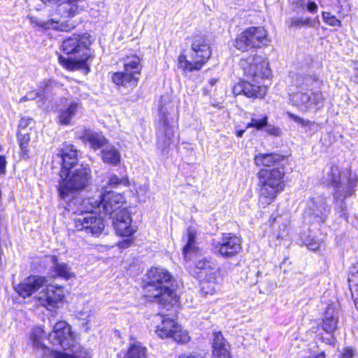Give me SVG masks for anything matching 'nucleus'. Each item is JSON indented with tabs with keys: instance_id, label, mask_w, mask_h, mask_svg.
<instances>
[{
	"instance_id": "f257e3e1",
	"label": "nucleus",
	"mask_w": 358,
	"mask_h": 358,
	"mask_svg": "<svg viewBox=\"0 0 358 358\" xmlns=\"http://www.w3.org/2000/svg\"><path fill=\"white\" fill-rule=\"evenodd\" d=\"M296 90L289 94L291 103L302 112L317 111L323 106L320 90L323 81L316 75L296 74L292 80Z\"/></svg>"
},
{
	"instance_id": "f03ea898",
	"label": "nucleus",
	"mask_w": 358,
	"mask_h": 358,
	"mask_svg": "<svg viewBox=\"0 0 358 358\" xmlns=\"http://www.w3.org/2000/svg\"><path fill=\"white\" fill-rule=\"evenodd\" d=\"M90 36L73 35L65 39L62 45L63 52L67 55L59 56V64L69 71L83 70L87 73L90 69L88 62L93 58L90 50Z\"/></svg>"
},
{
	"instance_id": "7ed1b4c3",
	"label": "nucleus",
	"mask_w": 358,
	"mask_h": 358,
	"mask_svg": "<svg viewBox=\"0 0 358 358\" xmlns=\"http://www.w3.org/2000/svg\"><path fill=\"white\" fill-rule=\"evenodd\" d=\"M324 182L334 187L336 208L341 213V216L347 220L344 199L355 194V188L358 182L357 176L351 172H341L338 166H334L324 178Z\"/></svg>"
},
{
	"instance_id": "20e7f679",
	"label": "nucleus",
	"mask_w": 358,
	"mask_h": 358,
	"mask_svg": "<svg viewBox=\"0 0 358 358\" xmlns=\"http://www.w3.org/2000/svg\"><path fill=\"white\" fill-rule=\"evenodd\" d=\"M148 281L145 286L147 296L168 306L176 297L175 286L171 275L162 268H152L148 272Z\"/></svg>"
},
{
	"instance_id": "39448f33",
	"label": "nucleus",
	"mask_w": 358,
	"mask_h": 358,
	"mask_svg": "<svg viewBox=\"0 0 358 358\" xmlns=\"http://www.w3.org/2000/svg\"><path fill=\"white\" fill-rule=\"evenodd\" d=\"M83 200L73 198L72 201L68 202L66 208L78 215L74 218L75 230L97 236L104 229L103 220L100 215L93 212L96 207L90 204L81 205Z\"/></svg>"
},
{
	"instance_id": "423d86ee",
	"label": "nucleus",
	"mask_w": 358,
	"mask_h": 358,
	"mask_svg": "<svg viewBox=\"0 0 358 358\" xmlns=\"http://www.w3.org/2000/svg\"><path fill=\"white\" fill-rule=\"evenodd\" d=\"M49 341L64 350L71 349L72 355L55 352V358H91V352L75 343L71 327L64 321L57 322L48 335Z\"/></svg>"
},
{
	"instance_id": "0eeeda50",
	"label": "nucleus",
	"mask_w": 358,
	"mask_h": 358,
	"mask_svg": "<svg viewBox=\"0 0 358 358\" xmlns=\"http://www.w3.org/2000/svg\"><path fill=\"white\" fill-rule=\"evenodd\" d=\"M189 59L187 56L180 55L178 58V68L185 71L192 72L200 70L212 54L209 40L204 35L196 34L190 38Z\"/></svg>"
},
{
	"instance_id": "6e6552de",
	"label": "nucleus",
	"mask_w": 358,
	"mask_h": 358,
	"mask_svg": "<svg viewBox=\"0 0 358 358\" xmlns=\"http://www.w3.org/2000/svg\"><path fill=\"white\" fill-rule=\"evenodd\" d=\"M285 170L282 166L273 169H262L257 174L259 187V202L270 204L285 187Z\"/></svg>"
},
{
	"instance_id": "1a4fd4ad",
	"label": "nucleus",
	"mask_w": 358,
	"mask_h": 358,
	"mask_svg": "<svg viewBox=\"0 0 358 358\" xmlns=\"http://www.w3.org/2000/svg\"><path fill=\"white\" fill-rule=\"evenodd\" d=\"M58 185L59 196L66 202L71 201L70 197L76 192L85 189L90 183L92 172L87 164H80L73 169L66 170Z\"/></svg>"
},
{
	"instance_id": "9d476101",
	"label": "nucleus",
	"mask_w": 358,
	"mask_h": 358,
	"mask_svg": "<svg viewBox=\"0 0 358 358\" xmlns=\"http://www.w3.org/2000/svg\"><path fill=\"white\" fill-rule=\"evenodd\" d=\"M152 322L156 324L155 333L162 338H170L181 343H185L189 340L188 333L164 312L155 315Z\"/></svg>"
},
{
	"instance_id": "9b49d317",
	"label": "nucleus",
	"mask_w": 358,
	"mask_h": 358,
	"mask_svg": "<svg viewBox=\"0 0 358 358\" xmlns=\"http://www.w3.org/2000/svg\"><path fill=\"white\" fill-rule=\"evenodd\" d=\"M240 66L243 71L245 79L252 82L262 83V80L268 78L271 74L268 63L257 54L242 58Z\"/></svg>"
},
{
	"instance_id": "f8f14e48",
	"label": "nucleus",
	"mask_w": 358,
	"mask_h": 358,
	"mask_svg": "<svg viewBox=\"0 0 358 358\" xmlns=\"http://www.w3.org/2000/svg\"><path fill=\"white\" fill-rule=\"evenodd\" d=\"M125 203V199L122 194L114 192H106L99 196V199H85L81 205L90 204L96 207L99 213L108 215L110 217L118 213Z\"/></svg>"
},
{
	"instance_id": "ddd939ff",
	"label": "nucleus",
	"mask_w": 358,
	"mask_h": 358,
	"mask_svg": "<svg viewBox=\"0 0 358 358\" xmlns=\"http://www.w3.org/2000/svg\"><path fill=\"white\" fill-rule=\"evenodd\" d=\"M330 211L331 207L327 204L326 198L317 195L307 200L303 216L309 223H324Z\"/></svg>"
},
{
	"instance_id": "4468645a",
	"label": "nucleus",
	"mask_w": 358,
	"mask_h": 358,
	"mask_svg": "<svg viewBox=\"0 0 358 358\" xmlns=\"http://www.w3.org/2000/svg\"><path fill=\"white\" fill-rule=\"evenodd\" d=\"M268 41L266 31L263 27H252L238 35L234 46L239 50L246 51L248 48L265 45Z\"/></svg>"
},
{
	"instance_id": "2eb2a0df",
	"label": "nucleus",
	"mask_w": 358,
	"mask_h": 358,
	"mask_svg": "<svg viewBox=\"0 0 358 358\" xmlns=\"http://www.w3.org/2000/svg\"><path fill=\"white\" fill-rule=\"evenodd\" d=\"M169 108L160 105L159 108V120L157 126V145L164 154L168 152V148L173 142V128L170 125L168 118Z\"/></svg>"
},
{
	"instance_id": "dca6fc26",
	"label": "nucleus",
	"mask_w": 358,
	"mask_h": 358,
	"mask_svg": "<svg viewBox=\"0 0 358 358\" xmlns=\"http://www.w3.org/2000/svg\"><path fill=\"white\" fill-rule=\"evenodd\" d=\"M214 249L224 258L236 256L241 250V240L232 234H224L220 240L213 243Z\"/></svg>"
},
{
	"instance_id": "f3484780",
	"label": "nucleus",
	"mask_w": 358,
	"mask_h": 358,
	"mask_svg": "<svg viewBox=\"0 0 358 358\" xmlns=\"http://www.w3.org/2000/svg\"><path fill=\"white\" fill-rule=\"evenodd\" d=\"M64 287L59 285H48L36 297L38 303L47 308H56L64 298Z\"/></svg>"
},
{
	"instance_id": "a211bd4d",
	"label": "nucleus",
	"mask_w": 358,
	"mask_h": 358,
	"mask_svg": "<svg viewBox=\"0 0 358 358\" xmlns=\"http://www.w3.org/2000/svg\"><path fill=\"white\" fill-rule=\"evenodd\" d=\"M57 156L60 159L62 164L60 176L62 177L64 176V173L66 172V170L73 169L76 166H79L78 164L77 150L71 143H64L58 149Z\"/></svg>"
},
{
	"instance_id": "6ab92c4d",
	"label": "nucleus",
	"mask_w": 358,
	"mask_h": 358,
	"mask_svg": "<svg viewBox=\"0 0 358 358\" xmlns=\"http://www.w3.org/2000/svg\"><path fill=\"white\" fill-rule=\"evenodd\" d=\"M233 92L236 95L243 94L249 98H263L266 94L267 87L261 83L245 79L234 87Z\"/></svg>"
},
{
	"instance_id": "aec40b11",
	"label": "nucleus",
	"mask_w": 358,
	"mask_h": 358,
	"mask_svg": "<svg viewBox=\"0 0 358 358\" xmlns=\"http://www.w3.org/2000/svg\"><path fill=\"white\" fill-rule=\"evenodd\" d=\"M113 220V225L116 233L122 236H130L136 228L131 225V217L126 208L120 210L118 213L110 217Z\"/></svg>"
},
{
	"instance_id": "412c9836",
	"label": "nucleus",
	"mask_w": 358,
	"mask_h": 358,
	"mask_svg": "<svg viewBox=\"0 0 358 358\" xmlns=\"http://www.w3.org/2000/svg\"><path fill=\"white\" fill-rule=\"evenodd\" d=\"M46 283L45 278L39 275H31L25 278L15 289L23 298L29 297L42 288Z\"/></svg>"
},
{
	"instance_id": "4be33fe9",
	"label": "nucleus",
	"mask_w": 358,
	"mask_h": 358,
	"mask_svg": "<svg viewBox=\"0 0 358 358\" xmlns=\"http://www.w3.org/2000/svg\"><path fill=\"white\" fill-rule=\"evenodd\" d=\"M81 108L79 100H71L62 108L59 111V122L61 124L68 125Z\"/></svg>"
},
{
	"instance_id": "5701e85b",
	"label": "nucleus",
	"mask_w": 358,
	"mask_h": 358,
	"mask_svg": "<svg viewBox=\"0 0 358 358\" xmlns=\"http://www.w3.org/2000/svg\"><path fill=\"white\" fill-rule=\"evenodd\" d=\"M230 346L221 332H215L213 341V358H231Z\"/></svg>"
},
{
	"instance_id": "b1692460",
	"label": "nucleus",
	"mask_w": 358,
	"mask_h": 358,
	"mask_svg": "<svg viewBox=\"0 0 358 358\" xmlns=\"http://www.w3.org/2000/svg\"><path fill=\"white\" fill-rule=\"evenodd\" d=\"M195 271L197 278H202L207 275H210V273H218L219 271L217 268V264L215 260L210 257H203L196 262Z\"/></svg>"
},
{
	"instance_id": "393cba45",
	"label": "nucleus",
	"mask_w": 358,
	"mask_h": 358,
	"mask_svg": "<svg viewBox=\"0 0 358 358\" xmlns=\"http://www.w3.org/2000/svg\"><path fill=\"white\" fill-rule=\"evenodd\" d=\"M112 80L117 86L133 88L137 85L139 78L124 69V71L113 73Z\"/></svg>"
},
{
	"instance_id": "a878e982",
	"label": "nucleus",
	"mask_w": 358,
	"mask_h": 358,
	"mask_svg": "<svg viewBox=\"0 0 358 358\" xmlns=\"http://www.w3.org/2000/svg\"><path fill=\"white\" fill-rule=\"evenodd\" d=\"M285 160V157L284 155L275 152L259 153L254 158L255 165L262 166L280 165Z\"/></svg>"
},
{
	"instance_id": "bb28decb",
	"label": "nucleus",
	"mask_w": 358,
	"mask_h": 358,
	"mask_svg": "<svg viewBox=\"0 0 358 358\" xmlns=\"http://www.w3.org/2000/svg\"><path fill=\"white\" fill-rule=\"evenodd\" d=\"M50 259L52 264V271L54 273L55 277L69 280L75 276L71 268L66 263L59 262L57 256H50Z\"/></svg>"
},
{
	"instance_id": "cd10ccee",
	"label": "nucleus",
	"mask_w": 358,
	"mask_h": 358,
	"mask_svg": "<svg viewBox=\"0 0 358 358\" xmlns=\"http://www.w3.org/2000/svg\"><path fill=\"white\" fill-rule=\"evenodd\" d=\"M201 280V289L206 294H213L220 289L222 278L218 273H210V275H207L202 278Z\"/></svg>"
},
{
	"instance_id": "c85d7f7f",
	"label": "nucleus",
	"mask_w": 358,
	"mask_h": 358,
	"mask_svg": "<svg viewBox=\"0 0 358 358\" xmlns=\"http://www.w3.org/2000/svg\"><path fill=\"white\" fill-rule=\"evenodd\" d=\"M338 321V310L334 306L329 305L324 314L323 329L327 333H332L337 327Z\"/></svg>"
},
{
	"instance_id": "c756f323",
	"label": "nucleus",
	"mask_w": 358,
	"mask_h": 358,
	"mask_svg": "<svg viewBox=\"0 0 358 358\" xmlns=\"http://www.w3.org/2000/svg\"><path fill=\"white\" fill-rule=\"evenodd\" d=\"M31 24H34L45 29H55L59 31H68L67 25L61 22L60 19L55 17L47 21L41 20L37 18L31 17Z\"/></svg>"
},
{
	"instance_id": "7c9ffc66",
	"label": "nucleus",
	"mask_w": 358,
	"mask_h": 358,
	"mask_svg": "<svg viewBox=\"0 0 358 358\" xmlns=\"http://www.w3.org/2000/svg\"><path fill=\"white\" fill-rule=\"evenodd\" d=\"M102 159L105 163L116 166L120 162V153L113 145H106L101 151Z\"/></svg>"
},
{
	"instance_id": "2f4dec72",
	"label": "nucleus",
	"mask_w": 358,
	"mask_h": 358,
	"mask_svg": "<svg viewBox=\"0 0 358 358\" xmlns=\"http://www.w3.org/2000/svg\"><path fill=\"white\" fill-rule=\"evenodd\" d=\"M107 187L118 188L120 187H128L129 181L127 175H117L111 173H108L106 181Z\"/></svg>"
},
{
	"instance_id": "473e14b6",
	"label": "nucleus",
	"mask_w": 358,
	"mask_h": 358,
	"mask_svg": "<svg viewBox=\"0 0 358 358\" xmlns=\"http://www.w3.org/2000/svg\"><path fill=\"white\" fill-rule=\"evenodd\" d=\"M124 69L138 77L142 66L140 63V59L136 55L127 57L124 60Z\"/></svg>"
},
{
	"instance_id": "72a5a7b5",
	"label": "nucleus",
	"mask_w": 358,
	"mask_h": 358,
	"mask_svg": "<svg viewBox=\"0 0 358 358\" xmlns=\"http://www.w3.org/2000/svg\"><path fill=\"white\" fill-rule=\"evenodd\" d=\"M146 350L141 343L134 342L130 345L124 358H146Z\"/></svg>"
},
{
	"instance_id": "f704fd0d",
	"label": "nucleus",
	"mask_w": 358,
	"mask_h": 358,
	"mask_svg": "<svg viewBox=\"0 0 358 358\" xmlns=\"http://www.w3.org/2000/svg\"><path fill=\"white\" fill-rule=\"evenodd\" d=\"M267 122L268 116L266 115H262L259 117L253 114L246 128H255L257 131H261L265 126H267Z\"/></svg>"
},
{
	"instance_id": "c9c22d12",
	"label": "nucleus",
	"mask_w": 358,
	"mask_h": 358,
	"mask_svg": "<svg viewBox=\"0 0 358 358\" xmlns=\"http://www.w3.org/2000/svg\"><path fill=\"white\" fill-rule=\"evenodd\" d=\"M45 336V331L40 327H36L33 329L31 338L34 347L42 348L44 347L43 340Z\"/></svg>"
},
{
	"instance_id": "e433bc0d",
	"label": "nucleus",
	"mask_w": 358,
	"mask_h": 358,
	"mask_svg": "<svg viewBox=\"0 0 358 358\" xmlns=\"http://www.w3.org/2000/svg\"><path fill=\"white\" fill-rule=\"evenodd\" d=\"M349 287L356 308L358 310V272L352 273L348 278Z\"/></svg>"
},
{
	"instance_id": "4c0bfd02",
	"label": "nucleus",
	"mask_w": 358,
	"mask_h": 358,
	"mask_svg": "<svg viewBox=\"0 0 358 358\" xmlns=\"http://www.w3.org/2000/svg\"><path fill=\"white\" fill-rule=\"evenodd\" d=\"M19 145L21 150L22 157L25 158L28 157L29 143L30 141L29 134L28 133L22 134L19 132L17 134Z\"/></svg>"
},
{
	"instance_id": "58836bf2",
	"label": "nucleus",
	"mask_w": 358,
	"mask_h": 358,
	"mask_svg": "<svg viewBox=\"0 0 358 358\" xmlns=\"http://www.w3.org/2000/svg\"><path fill=\"white\" fill-rule=\"evenodd\" d=\"M195 238H196L195 234L192 231H189L188 234H187V241L183 248V255H184L185 259H186L187 258H189L188 257V255L190 252H194Z\"/></svg>"
},
{
	"instance_id": "ea45409f",
	"label": "nucleus",
	"mask_w": 358,
	"mask_h": 358,
	"mask_svg": "<svg viewBox=\"0 0 358 358\" xmlns=\"http://www.w3.org/2000/svg\"><path fill=\"white\" fill-rule=\"evenodd\" d=\"M87 138L94 149H98L102 147L106 141L103 136L96 133L87 134Z\"/></svg>"
},
{
	"instance_id": "a19ab883",
	"label": "nucleus",
	"mask_w": 358,
	"mask_h": 358,
	"mask_svg": "<svg viewBox=\"0 0 358 358\" xmlns=\"http://www.w3.org/2000/svg\"><path fill=\"white\" fill-rule=\"evenodd\" d=\"M93 313L94 312L87 303L85 305L81 310L76 311V316L79 320H86V324H87L91 321L90 317L92 316Z\"/></svg>"
},
{
	"instance_id": "79ce46f5",
	"label": "nucleus",
	"mask_w": 358,
	"mask_h": 358,
	"mask_svg": "<svg viewBox=\"0 0 358 358\" xmlns=\"http://www.w3.org/2000/svg\"><path fill=\"white\" fill-rule=\"evenodd\" d=\"M322 18L327 24L331 26L337 27L341 25V21L330 13L323 12Z\"/></svg>"
},
{
	"instance_id": "37998d69",
	"label": "nucleus",
	"mask_w": 358,
	"mask_h": 358,
	"mask_svg": "<svg viewBox=\"0 0 358 358\" xmlns=\"http://www.w3.org/2000/svg\"><path fill=\"white\" fill-rule=\"evenodd\" d=\"M289 27L300 28L309 23V20H303L301 18H289L286 21Z\"/></svg>"
},
{
	"instance_id": "c03bdc74",
	"label": "nucleus",
	"mask_w": 358,
	"mask_h": 358,
	"mask_svg": "<svg viewBox=\"0 0 358 358\" xmlns=\"http://www.w3.org/2000/svg\"><path fill=\"white\" fill-rule=\"evenodd\" d=\"M264 128H265L266 133L271 136H280L282 134V131H281L280 128H279L278 127L272 125V124H268V123H267V126H265Z\"/></svg>"
},
{
	"instance_id": "a18cd8bd",
	"label": "nucleus",
	"mask_w": 358,
	"mask_h": 358,
	"mask_svg": "<svg viewBox=\"0 0 358 358\" xmlns=\"http://www.w3.org/2000/svg\"><path fill=\"white\" fill-rule=\"evenodd\" d=\"M304 244L310 250H317L320 248V243L318 241L314 240L313 238H308Z\"/></svg>"
},
{
	"instance_id": "49530a36",
	"label": "nucleus",
	"mask_w": 358,
	"mask_h": 358,
	"mask_svg": "<svg viewBox=\"0 0 358 358\" xmlns=\"http://www.w3.org/2000/svg\"><path fill=\"white\" fill-rule=\"evenodd\" d=\"M62 85L59 84L52 80H49L47 82L44 83L42 85H41V88L44 92H48L49 89H52L57 87H61Z\"/></svg>"
},
{
	"instance_id": "de8ad7c7",
	"label": "nucleus",
	"mask_w": 358,
	"mask_h": 358,
	"mask_svg": "<svg viewBox=\"0 0 358 358\" xmlns=\"http://www.w3.org/2000/svg\"><path fill=\"white\" fill-rule=\"evenodd\" d=\"M33 122V120L29 117H22L20 120L19 123V129H25L27 127H29L31 123Z\"/></svg>"
},
{
	"instance_id": "09e8293b",
	"label": "nucleus",
	"mask_w": 358,
	"mask_h": 358,
	"mask_svg": "<svg viewBox=\"0 0 358 358\" xmlns=\"http://www.w3.org/2000/svg\"><path fill=\"white\" fill-rule=\"evenodd\" d=\"M355 355V352L352 348H346L343 349L340 358H353Z\"/></svg>"
},
{
	"instance_id": "8fccbe9b",
	"label": "nucleus",
	"mask_w": 358,
	"mask_h": 358,
	"mask_svg": "<svg viewBox=\"0 0 358 358\" xmlns=\"http://www.w3.org/2000/svg\"><path fill=\"white\" fill-rule=\"evenodd\" d=\"M288 116L292 119L295 122L301 124L302 125H306L309 123L308 120H305L299 116L295 115L291 113H288Z\"/></svg>"
},
{
	"instance_id": "3c124183",
	"label": "nucleus",
	"mask_w": 358,
	"mask_h": 358,
	"mask_svg": "<svg viewBox=\"0 0 358 358\" xmlns=\"http://www.w3.org/2000/svg\"><path fill=\"white\" fill-rule=\"evenodd\" d=\"M352 69L354 71V73L351 77V80L355 83L358 84V62H354L352 64Z\"/></svg>"
},
{
	"instance_id": "603ef678",
	"label": "nucleus",
	"mask_w": 358,
	"mask_h": 358,
	"mask_svg": "<svg viewBox=\"0 0 358 358\" xmlns=\"http://www.w3.org/2000/svg\"><path fill=\"white\" fill-rule=\"evenodd\" d=\"M131 243L132 241L128 238L120 242L118 245L120 248H127L131 246Z\"/></svg>"
},
{
	"instance_id": "864d4df0",
	"label": "nucleus",
	"mask_w": 358,
	"mask_h": 358,
	"mask_svg": "<svg viewBox=\"0 0 358 358\" xmlns=\"http://www.w3.org/2000/svg\"><path fill=\"white\" fill-rule=\"evenodd\" d=\"M307 9L310 13H315L317 10V6L315 2L310 1L307 5Z\"/></svg>"
},
{
	"instance_id": "5fc2aeb1",
	"label": "nucleus",
	"mask_w": 358,
	"mask_h": 358,
	"mask_svg": "<svg viewBox=\"0 0 358 358\" xmlns=\"http://www.w3.org/2000/svg\"><path fill=\"white\" fill-rule=\"evenodd\" d=\"M27 95L29 100H33V99H36V97L41 96V93L38 92H31L28 93Z\"/></svg>"
},
{
	"instance_id": "6e6d98bb",
	"label": "nucleus",
	"mask_w": 358,
	"mask_h": 358,
	"mask_svg": "<svg viewBox=\"0 0 358 358\" xmlns=\"http://www.w3.org/2000/svg\"><path fill=\"white\" fill-rule=\"evenodd\" d=\"M180 358H203V357L197 354H190L188 355H184L182 357Z\"/></svg>"
},
{
	"instance_id": "4d7b16f0",
	"label": "nucleus",
	"mask_w": 358,
	"mask_h": 358,
	"mask_svg": "<svg viewBox=\"0 0 358 358\" xmlns=\"http://www.w3.org/2000/svg\"><path fill=\"white\" fill-rule=\"evenodd\" d=\"M208 83L210 86V88H212L217 83V80L215 78H212L209 80Z\"/></svg>"
},
{
	"instance_id": "13d9d810",
	"label": "nucleus",
	"mask_w": 358,
	"mask_h": 358,
	"mask_svg": "<svg viewBox=\"0 0 358 358\" xmlns=\"http://www.w3.org/2000/svg\"><path fill=\"white\" fill-rule=\"evenodd\" d=\"M245 131V129L238 130L236 131V134L238 138H241L243 136V135L244 134Z\"/></svg>"
},
{
	"instance_id": "bf43d9fd",
	"label": "nucleus",
	"mask_w": 358,
	"mask_h": 358,
	"mask_svg": "<svg viewBox=\"0 0 358 358\" xmlns=\"http://www.w3.org/2000/svg\"><path fill=\"white\" fill-rule=\"evenodd\" d=\"M308 358H325V354L324 352H320L315 357H308Z\"/></svg>"
},
{
	"instance_id": "052dcab7",
	"label": "nucleus",
	"mask_w": 358,
	"mask_h": 358,
	"mask_svg": "<svg viewBox=\"0 0 358 358\" xmlns=\"http://www.w3.org/2000/svg\"><path fill=\"white\" fill-rule=\"evenodd\" d=\"M28 100H29V99H28L27 95H25V96H24L23 97H22V98L20 99L19 102H20V103H22V102H25V101H28Z\"/></svg>"
},
{
	"instance_id": "680f3d73",
	"label": "nucleus",
	"mask_w": 358,
	"mask_h": 358,
	"mask_svg": "<svg viewBox=\"0 0 358 358\" xmlns=\"http://www.w3.org/2000/svg\"><path fill=\"white\" fill-rule=\"evenodd\" d=\"M204 94H208L207 90H206V91L204 92Z\"/></svg>"
}]
</instances>
